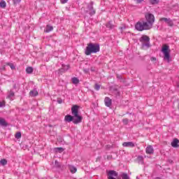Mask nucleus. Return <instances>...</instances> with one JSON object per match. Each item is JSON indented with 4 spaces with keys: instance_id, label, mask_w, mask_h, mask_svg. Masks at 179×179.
<instances>
[{
    "instance_id": "1",
    "label": "nucleus",
    "mask_w": 179,
    "mask_h": 179,
    "mask_svg": "<svg viewBox=\"0 0 179 179\" xmlns=\"http://www.w3.org/2000/svg\"><path fill=\"white\" fill-rule=\"evenodd\" d=\"M100 52V44L90 43L85 50V55H91Z\"/></svg>"
},
{
    "instance_id": "2",
    "label": "nucleus",
    "mask_w": 179,
    "mask_h": 179,
    "mask_svg": "<svg viewBox=\"0 0 179 179\" xmlns=\"http://www.w3.org/2000/svg\"><path fill=\"white\" fill-rule=\"evenodd\" d=\"M71 114L74 117L73 124H80L82 122V117L81 115H79V106L78 105H74L71 108Z\"/></svg>"
},
{
    "instance_id": "3",
    "label": "nucleus",
    "mask_w": 179,
    "mask_h": 179,
    "mask_svg": "<svg viewBox=\"0 0 179 179\" xmlns=\"http://www.w3.org/2000/svg\"><path fill=\"white\" fill-rule=\"evenodd\" d=\"M139 41L141 43L143 48H150V38L147 35H143L139 38Z\"/></svg>"
},
{
    "instance_id": "4",
    "label": "nucleus",
    "mask_w": 179,
    "mask_h": 179,
    "mask_svg": "<svg viewBox=\"0 0 179 179\" xmlns=\"http://www.w3.org/2000/svg\"><path fill=\"white\" fill-rule=\"evenodd\" d=\"M135 29L138 31H143V30H150L149 28L148 23L145 21L143 22H138L135 24Z\"/></svg>"
},
{
    "instance_id": "5",
    "label": "nucleus",
    "mask_w": 179,
    "mask_h": 179,
    "mask_svg": "<svg viewBox=\"0 0 179 179\" xmlns=\"http://www.w3.org/2000/svg\"><path fill=\"white\" fill-rule=\"evenodd\" d=\"M145 21L150 29L153 27V24H155V15L150 13H148L145 15Z\"/></svg>"
},
{
    "instance_id": "6",
    "label": "nucleus",
    "mask_w": 179,
    "mask_h": 179,
    "mask_svg": "<svg viewBox=\"0 0 179 179\" xmlns=\"http://www.w3.org/2000/svg\"><path fill=\"white\" fill-rule=\"evenodd\" d=\"M170 46L164 45L162 47V52L164 54V59L170 62Z\"/></svg>"
},
{
    "instance_id": "7",
    "label": "nucleus",
    "mask_w": 179,
    "mask_h": 179,
    "mask_svg": "<svg viewBox=\"0 0 179 179\" xmlns=\"http://www.w3.org/2000/svg\"><path fill=\"white\" fill-rule=\"evenodd\" d=\"M160 22H164L169 27H173L174 26V22H173V20H171L170 18H166V17H162L159 19Z\"/></svg>"
},
{
    "instance_id": "8",
    "label": "nucleus",
    "mask_w": 179,
    "mask_h": 179,
    "mask_svg": "<svg viewBox=\"0 0 179 179\" xmlns=\"http://www.w3.org/2000/svg\"><path fill=\"white\" fill-rule=\"evenodd\" d=\"M118 173L115 171H109L108 173V179H115L114 177H117Z\"/></svg>"
},
{
    "instance_id": "9",
    "label": "nucleus",
    "mask_w": 179,
    "mask_h": 179,
    "mask_svg": "<svg viewBox=\"0 0 179 179\" xmlns=\"http://www.w3.org/2000/svg\"><path fill=\"white\" fill-rule=\"evenodd\" d=\"M76 120V118H75V117L71 115H66L65 117H64V121L66 122H73V120Z\"/></svg>"
},
{
    "instance_id": "10",
    "label": "nucleus",
    "mask_w": 179,
    "mask_h": 179,
    "mask_svg": "<svg viewBox=\"0 0 179 179\" xmlns=\"http://www.w3.org/2000/svg\"><path fill=\"white\" fill-rule=\"evenodd\" d=\"M104 103L106 107H111V104H113V101L111 100V99L106 96L104 99Z\"/></svg>"
},
{
    "instance_id": "11",
    "label": "nucleus",
    "mask_w": 179,
    "mask_h": 179,
    "mask_svg": "<svg viewBox=\"0 0 179 179\" xmlns=\"http://www.w3.org/2000/svg\"><path fill=\"white\" fill-rule=\"evenodd\" d=\"M145 152H146L147 155H153L155 150L153 149V147L152 145H148L145 148Z\"/></svg>"
},
{
    "instance_id": "12",
    "label": "nucleus",
    "mask_w": 179,
    "mask_h": 179,
    "mask_svg": "<svg viewBox=\"0 0 179 179\" xmlns=\"http://www.w3.org/2000/svg\"><path fill=\"white\" fill-rule=\"evenodd\" d=\"M124 148H134L135 147V143L134 142H124L122 143Z\"/></svg>"
},
{
    "instance_id": "13",
    "label": "nucleus",
    "mask_w": 179,
    "mask_h": 179,
    "mask_svg": "<svg viewBox=\"0 0 179 179\" xmlns=\"http://www.w3.org/2000/svg\"><path fill=\"white\" fill-rule=\"evenodd\" d=\"M106 27L109 30H113V29H115V25L113 24V21H109L106 23Z\"/></svg>"
},
{
    "instance_id": "14",
    "label": "nucleus",
    "mask_w": 179,
    "mask_h": 179,
    "mask_svg": "<svg viewBox=\"0 0 179 179\" xmlns=\"http://www.w3.org/2000/svg\"><path fill=\"white\" fill-rule=\"evenodd\" d=\"M179 140L177 138L173 139L171 142V146L173 148H178Z\"/></svg>"
},
{
    "instance_id": "15",
    "label": "nucleus",
    "mask_w": 179,
    "mask_h": 179,
    "mask_svg": "<svg viewBox=\"0 0 179 179\" xmlns=\"http://www.w3.org/2000/svg\"><path fill=\"white\" fill-rule=\"evenodd\" d=\"M54 30V27L51 25H47L45 29V33H50V31H52Z\"/></svg>"
},
{
    "instance_id": "16",
    "label": "nucleus",
    "mask_w": 179,
    "mask_h": 179,
    "mask_svg": "<svg viewBox=\"0 0 179 179\" xmlns=\"http://www.w3.org/2000/svg\"><path fill=\"white\" fill-rule=\"evenodd\" d=\"M38 94V92H37V90H31L29 92V96H31V97H36V96H37Z\"/></svg>"
},
{
    "instance_id": "17",
    "label": "nucleus",
    "mask_w": 179,
    "mask_h": 179,
    "mask_svg": "<svg viewBox=\"0 0 179 179\" xmlns=\"http://www.w3.org/2000/svg\"><path fill=\"white\" fill-rule=\"evenodd\" d=\"M68 69H69V66L65 65V66H62V68L60 69L59 71V72H66Z\"/></svg>"
},
{
    "instance_id": "18",
    "label": "nucleus",
    "mask_w": 179,
    "mask_h": 179,
    "mask_svg": "<svg viewBox=\"0 0 179 179\" xmlns=\"http://www.w3.org/2000/svg\"><path fill=\"white\" fill-rule=\"evenodd\" d=\"M0 125H1V127H6L8 123H6L5 119L0 117Z\"/></svg>"
},
{
    "instance_id": "19",
    "label": "nucleus",
    "mask_w": 179,
    "mask_h": 179,
    "mask_svg": "<svg viewBox=\"0 0 179 179\" xmlns=\"http://www.w3.org/2000/svg\"><path fill=\"white\" fill-rule=\"evenodd\" d=\"M69 170H70L71 173H72V174H75V173H76V171H78V169H76V167H75L73 166H70Z\"/></svg>"
},
{
    "instance_id": "20",
    "label": "nucleus",
    "mask_w": 179,
    "mask_h": 179,
    "mask_svg": "<svg viewBox=\"0 0 179 179\" xmlns=\"http://www.w3.org/2000/svg\"><path fill=\"white\" fill-rule=\"evenodd\" d=\"M137 161H138V163L139 164H143V157L142 156H138L137 157Z\"/></svg>"
},
{
    "instance_id": "21",
    "label": "nucleus",
    "mask_w": 179,
    "mask_h": 179,
    "mask_svg": "<svg viewBox=\"0 0 179 179\" xmlns=\"http://www.w3.org/2000/svg\"><path fill=\"white\" fill-rule=\"evenodd\" d=\"M33 71H34L33 67L29 66V67H27L26 69V72L28 74L33 73Z\"/></svg>"
},
{
    "instance_id": "22",
    "label": "nucleus",
    "mask_w": 179,
    "mask_h": 179,
    "mask_svg": "<svg viewBox=\"0 0 179 179\" xmlns=\"http://www.w3.org/2000/svg\"><path fill=\"white\" fill-rule=\"evenodd\" d=\"M149 2L151 5H157L160 2V0H149Z\"/></svg>"
},
{
    "instance_id": "23",
    "label": "nucleus",
    "mask_w": 179,
    "mask_h": 179,
    "mask_svg": "<svg viewBox=\"0 0 179 179\" xmlns=\"http://www.w3.org/2000/svg\"><path fill=\"white\" fill-rule=\"evenodd\" d=\"M8 97L10 99V100H13V97H15V93L10 91V94L8 95Z\"/></svg>"
},
{
    "instance_id": "24",
    "label": "nucleus",
    "mask_w": 179,
    "mask_h": 179,
    "mask_svg": "<svg viewBox=\"0 0 179 179\" xmlns=\"http://www.w3.org/2000/svg\"><path fill=\"white\" fill-rule=\"evenodd\" d=\"M72 82H73V85H78V83H79V79H78V78H76V77H73L72 78Z\"/></svg>"
},
{
    "instance_id": "25",
    "label": "nucleus",
    "mask_w": 179,
    "mask_h": 179,
    "mask_svg": "<svg viewBox=\"0 0 179 179\" xmlns=\"http://www.w3.org/2000/svg\"><path fill=\"white\" fill-rule=\"evenodd\" d=\"M0 164L1 166H6V164H8V161L5 159H1Z\"/></svg>"
},
{
    "instance_id": "26",
    "label": "nucleus",
    "mask_w": 179,
    "mask_h": 179,
    "mask_svg": "<svg viewBox=\"0 0 179 179\" xmlns=\"http://www.w3.org/2000/svg\"><path fill=\"white\" fill-rule=\"evenodd\" d=\"M0 8H6V2L5 1L0 2Z\"/></svg>"
},
{
    "instance_id": "27",
    "label": "nucleus",
    "mask_w": 179,
    "mask_h": 179,
    "mask_svg": "<svg viewBox=\"0 0 179 179\" xmlns=\"http://www.w3.org/2000/svg\"><path fill=\"white\" fill-rule=\"evenodd\" d=\"M55 152H59V153H62V152H64V148H55Z\"/></svg>"
},
{
    "instance_id": "28",
    "label": "nucleus",
    "mask_w": 179,
    "mask_h": 179,
    "mask_svg": "<svg viewBox=\"0 0 179 179\" xmlns=\"http://www.w3.org/2000/svg\"><path fill=\"white\" fill-rule=\"evenodd\" d=\"M122 179H131V178H129V176H128L127 173H122Z\"/></svg>"
},
{
    "instance_id": "29",
    "label": "nucleus",
    "mask_w": 179,
    "mask_h": 179,
    "mask_svg": "<svg viewBox=\"0 0 179 179\" xmlns=\"http://www.w3.org/2000/svg\"><path fill=\"white\" fill-rule=\"evenodd\" d=\"M113 94H115V97H120V91L118 90H114Z\"/></svg>"
},
{
    "instance_id": "30",
    "label": "nucleus",
    "mask_w": 179,
    "mask_h": 179,
    "mask_svg": "<svg viewBox=\"0 0 179 179\" xmlns=\"http://www.w3.org/2000/svg\"><path fill=\"white\" fill-rule=\"evenodd\" d=\"M15 138H16L17 139H20V138H22V133L17 132V133L15 134Z\"/></svg>"
},
{
    "instance_id": "31",
    "label": "nucleus",
    "mask_w": 179,
    "mask_h": 179,
    "mask_svg": "<svg viewBox=\"0 0 179 179\" xmlns=\"http://www.w3.org/2000/svg\"><path fill=\"white\" fill-rule=\"evenodd\" d=\"M6 65H8V66H10V69H13H13H15V66H14L13 64H12V63H7Z\"/></svg>"
},
{
    "instance_id": "32",
    "label": "nucleus",
    "mask_w": 179,
    "mask_h": 179,
    "mask_svg": "<svg viewBox=\"0 0 179 179\" xmlns=\"http://www.w3.org/2000/svg\"><path fill=\"white\" fill-rule=\"evenodd\" d=\"M95 90H100V85L96 83L94 85Z\"/></svg>"
},
{
    "instance_id": "33",
    "label": "nucleus",
    "mask_w": 179,
    "mask_h": 179,
    "mask_svg": "<svg viewBox=\"0 0 179 179\" xmlns=\"http://www.w3.org/2000/svg\"><path fill=\"white\" fill-rule=\"evenodd\" d=\"M126 29H127V27L125 25H122V27H120V29L121 30V31H123Z\"/></svg>"
},
{
    "instance_id": "34",
    "label": "nucleus",
    "mask_w": 179,
    "mask_h": 179,
    "mask_svg": "<svg viewBox=\"0 0 179 179\" xmlns=\"http://www.w3.org/2000/svg\"><path fill=\"white\" fill-rule=\"evenodd\" d=\"M22 0H13V2L14 3V5H16V3H20V2Z\"/></svg>"
},
{
    "instance_id": "35",
    "label": "nucleus",
    "mask_w": 179,
    "mask_h": 179,
    "mask_svg": "<svg viewBox=\"0 0 179 179\" xmlns=\"http://www.w3.org/2000/svg\"><path fill=\"white\" fill-rule=\"evenodd\" d=\"M96 13V10H91V12L90 13V15H91V16H92V15H94Z\"/></svg>"
},
{
    "instance_id": "36",
    "label": "nucleus",
    "mask_w": 179,
    "mask_h": 179,
    "mask_svg": "<svg viewBox=\"0 0 179 179\" xmlns=\"http://www.w3.org/2000/svg\"><path fill=\"white\" fill-rule=\"evenodd\" d=\"M0 107H5V101H0Z\"/></svg>"
},
{
    "instance_id": "37",
    "label": "nucleus",
    "mask_w": 179,
    "mask_h": 179,
    "mask_svg": "<svg viewBox=\"0 0 179 179\" xmlns=\"http://www.w3.org/2000/svg\"><path fill=\"white\" fill-rule=\"evenodd\" d=\"M136 1V3H142L144 0H134Z\"/></svg>"
},
{
    "instance_id": "38",
    "label": "nucleus",
    "mask_w": 179,
    "mask_h": 179,
    "mask_svg": "<svg viewBox=\"0 0 179 179\" xmlns=\"http://www.w3.org/2000/svg\"><path fill=\"white\" fill-rule=\"evenodd\" d=\"M88 9H89V10H93V4L88 6Z\"/></svg>"
},
{
    "instance_id": "39",
    "label": "nucleus",
    "mask_w": 179,
    "mask_h": 179,
    "mask_svg": "<svg viewBox=\"0 0 179 179\" xmlns=\"http://www.w3.org/2000/svg\"><path fill=\"white\" fill-rule=\"evenodd\" d=\"M61 3H66L68 2V0H60Z\"/></svg>"
},
{
    "instance_id": "40",
    "label": "nucleus",
    "mask_w": 179,
    "mask_h": 179,
    "mask_svg": "<svg viewBox=\"0 0 179 179\" xmlns=\"http://www.w3.org/2000/svg\"><path fill=\"white\" fill-rule=\"evenodd\" d=\"M122 121L125 124H128V119H124Z\"/></svg>"
},
{
    "instance_id": "41",
    "label": "nucleus",
    "mask_w": 179,
    "mask_h": 179,
    "mask_svg": "<svg viewBox=\"0 0 179 179\" xmlns=\"http://www.w3.org/2000/svg\"><path fill=\"white\" fill-rule=\"evenodd\" d=\"M57 103H59V104L62 103V99H57Z\"/></svg>"
},
{
    "instance_id": "42",
    "label": "nucleus",
    "mask_w": 179,
    "mask_h": 179,
    "mask_svg": "<svg viewBox=\"0 0 179 179\" xmlns=\"http://www.w3.org/2000/svg\"><path fill=\"white\" fill-rule=\"evenodd\" d=\"M55 166H57V167L59 166L57 161H55Z\"/></svg>"
},
{
    "instance_id": "43",
    "label": "nucleus",
    "mask_w": 179,
    "mask_h": 179,
    "mask_svg": "<svg viewBox=\"0 0 179 179\" xmlns=\"http://www.w3.org/2000/svg\"><path fill=\"white\" fill-rule=\"evenodd\" d=\"M151 61H156V58L155 57H151Z\"/></svg>"
},
{
    "instance_id": "44",
    "label": "nucleus",
    "mask_w": 179,
    "mask_h": 179,
    "mask_svg": "<svg viewBox=\"0 0 179 179\" xmlns=\"http://www.w3.org/2000/svg\"><path fill=\"white\" fill-rule=\"evenodd\" d=\"M1 71H5V66H3L2 68H0Z\"/></svg>"
},
{
    "instance_id": "45",
    "label": "nucleus",
    "mask_w": 179,
    "mask_h": 179,
    "mask_svg": "<svg viewBox=\"0 0 179 179\" xmlns=\"http://www.w3.org/2000/svg\"><path fill=\"white\" fill-rule=\"evenodd\" d=\"M14 89H16V87H14Z\"/></svg>"
},
{
    "instance_id": "46",
    "label": "nucleus",
    "mask_w": 179,
    "mask_h": 179,
    "mask_svg": "<svg viewBox=\"0 0 179 179\" xmlns=\"http://www.w3.org/2000/svg\"><path fill=\"white\" fill-rule=\"evenodd\" d=\"M14 89H16V87H14Z\"/></svg>"
}]
</instances>
